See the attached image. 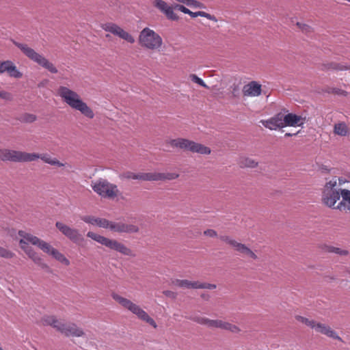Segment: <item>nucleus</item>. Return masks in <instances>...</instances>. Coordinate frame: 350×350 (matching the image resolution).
<instances>
[{
	"label": "nucleus",
	"mask_w": 350,
	"mask_h": 350,
	"mask_svg": "<svg viewBox=\"0 0 350 350\" xmlns=\"http://www.w3.org/2000/svg\"><path fill=\"white\" fill-rule=\"evenodd\" d=\"M350 184L342 178L334 177L327 180L322 191V202L329 208L340 211L346 210L347 201L344 200V193L350 191L345 184Z\"/></svg>",
	"instance_id": "nucleus-1"
},
{
	"label": "nucleus",
	"mask_w": 350,
	"mask_h": 350,
	"mask_svg": "<svg viewBox=\"0 0 350 350\" xmlns=\"http://www.w3.org/2000/svg\"><path fill=\"white\" fill-rule=\"evenodd\" d=\"M57 94L62 100L72 109L79 111L82 115L89 119L94 118V112L81 98L75 91L66 87L60 86L57 90Z\"/></svg>",
	"instance_id": "nucleus-2"
},
{
	"label": "nucleus",
	"mask_w": 350,
	"mask_h": 350,
	"mask_svg": "<svg viewBox=\"0 0 350 350\" xmlns=\"http://www.w3.org/2000/svg\"><path fill=\"white\" fill-rule=\"evenodd\" d=\"M43 325H50L66 336L82 337L83 330L74 323H66L57 319L55 316H44L40 321Z\"/></svg>",
	"instance_id": "nucleus-3"
},
{
	"label": "nucleus",
	"mask_w": 350,
	"mask_h": 350,
	"mask_svg": "<svg viewBox=\"0 0 350 350\" xmlns=\"http://www.w3.org/2000/svg\"><path fill=\"white\" fill-rule=\"evenodd\" d=\"M111 297L124 309L131 312L135 315L139 320L149 324L154 328L157 327L155 321L138 304L133 302L131 300L124 297L118 293H113Z\"/></svg>",
	"instance_id": "nucleus-4"
},
{
	"label": "nucleus",
	"mask_w": 350,
	"mask_h": 350,
	"mask_svg": "<svg viewBox=\"0 0 350 350\" xmlns=\"http://www.w3.org/2000/svg\"><path fill=\"white\" fill-rule=\"evenodd\" d=\"M138 42L142 48L151 51H160L163 44L161 36L149 27L139 32Z\"/></svg>",
	"instance_id": "nucleus-5"
},
{
	"label": "nucleus",
	"mask_w": 350,
	"mask_h": 350,
	"mask_svg": "<svg viewBox=\"0 0 350 350\" xmlns=\"http://www.w3.org/2000/svg\"><path fill=\"white\" fill-rule=\"evenodd\" d=\"M13 43L32 62L46 69L51 73L55 74L58 72L57 69L52 62L42 54L37 53L33 49L29 46L27 44L20 43L16 41H13Z\"/></svg>",
	"instance_id": "nucleus-6"
},
{
	"label": "nucleus",
	"mask_w": 350,
	"mask_h": 350,
	"mask_svg": "<svg viewBox=\"0 0 350 350\" xmlns=\"http://www.w3.org/2000/svg\"><path fill=\"white\" fill-rule=\"evenodd\" d=\"M31 244L37 246L43 252L51 256L57 261L65 265H69V260L59 250L53 247L50 243L39 239L38 237L29 233L27 239Z\"/></svg>",
	"instance_id": "nucleus-7"
},
{
	"label": "nucleus",
	"mask_w": 350,
	"mask_h": 350,
	"mask_svg": "<svg viewBox=\"0 0 350 350\" xmlns=\"http://www.w3.org/2000/svg\"><path fill=\"white\" fill-rule=\"evenodd\" d=\"M31 244L37 246L43 252L51 256L57 261L65 265H69V260L59 250L53 247L50 243L39 239L38 237L29 233L27 239Z\"/></svg>",
	"instance_id": "nucleus-8"
},
{
	"label": "nucleus",
	"mask_w": 350,
	"mask_h": 350,
	"mask_svg": "<svg viewBox=\"0 0 350 350\" xmlns=\"http://www.w3.org/2000/svg\"><path fill=\"white\" fill-rule=\"evenodd\" d=\"M87 237L111 250L120 252L123 255L135 256V254L130 248L115 239H110L93 232H88L87 233Z\"/></svg>",
	"instance_id": "nucleus-9"
},
{
	"label": "nucleus",
	"mask_w": 350,
	"mask_h": 350,
	"mask_svg": "<svg viewBox=\"0 0 350 350\" xmlns=\"http://www.w3.org/2000/svg\"><path fill=\"white\" fill-rule=\"evenodd\" d=\"M91 187L95 193L103 198L114 199L120 194L117 185L106 179L100 178L92 181Z\"/></svg>",
	"instance_id": "nucleus-10"
},
{
	"label": "nucleus",
	"mask_w": 350,
	"mask_h": 350,
	"mask_svg": "<svg viewBox=\"0 0 350 350\" xmlns=\"http://www.w3.org/2000/svg\"><path fill=\"white\" fill-rule=\"evenodd\" d=\"M168 144L173 148H178L184 150L190 151L193 153L209 154L211 152L208 147L184 138L171 139L169 141Z\"/></svg>",
	"instance_id": "nucleus-11"
},
{
	"label": "nucleus",
	"mask_w": 350,
	"mask_h": 350,
	"mask_svg": "<svg viewBox=\"0 0 350 350\" xmlns=\"http://www.w3.org/2000/svg\"><path fill=\"white\" fill-rule=\"evenodd\" d=\"M97 226L109 229L112 232L118 233H136L139 232V227L136 225L123 222H115L100 217Z\"/></svg>",
	"instance_id": "nucleus-12"
},
{
	"label": "nucleus",
	"mask_w": 350,
	"mask_h": 350,
	"mask_svg": "<svg viewBox=\"0 0 350 350\" xmlns=\"http://www.w3.org/2000/svg\"><path fill=\"white\" fill-rule=\"evenodd\" d=\"M18 235L21 237V239L19 240L20 247L24 251L27 256L36 265L45 267L46 265L43 262V259L40 255L29 245L30 242L26 239L27 235H29V233L23 230H19Z\"/></svg>",
	"instance_id": "nucleus-13"
},
{
	"label": "nucleus",
	"mask_w": 350,
	"mask_h": 350,
	"mask_svg": "<svg viewBox=\"0 0 350 350\" xmlns=\"http://www.w3.org/2000/svg\"><path fill=\"white\" fill-rule=\"evenodd\" d=\"M101 28L104 31L109 32L130 44H133L135 41L134 37L130 33L125 31L116 23L112 22L106 23L101 25Z\"/></svg>",
	"instance_id": "nucleus-14"
},
{
	"label": "nucleus",
	"mask_w": 350,
	"mask_h": 350,
	"mask_svg": "<svg viewBox=\"0 0 350 350\" xmlns=\"http://www.w3.org/2000/svg\"><path fill=\"white\" fill-rule=\"evenodd\" d=\"M29 155L26 152L9 149H0V160L12 162H27Z\"/></svg>",
	"instance_id": "nucleus-15"
},
{
	"label": "nucleus",
	"mask_w": 350,
	"mask_h": 350,
	"mask_svg": "<svg viewBox=\"0 0 350 350\" xmlns=\"http://www.w3.org/2000/svg\"><path fill=\"white\" fill-rule=\"evenodd\" d=\"M173 284L186 288H206V289H215L217 286L214 284H208L205 282H200L199 281H190L188 280H175L172 282Z\"/></svg>",
	"instance_id": "nucleus-16"
},
{
	"label": "nucleus",
	"mask_w": 350,
	"mask_h": 350,
	"mask_svg": "<svg viewBox=\"0 0 350 350\" xmlns=\"http://www.w3.org/2000/svg\"><path fill=\"white\" fill-rule=\"evenodd\" d=\"M55 226L64 235L68 237L72 242L79 243L83 241V238L80 234L78 230L72 228L60 221H57Z\"/></svg>",
	"instance_id": "nucleus-17"
},
{
	"label": "nucleus",
	"mask_w": 350,
	"mask_h": 350,
	"mask_svg": "<svg viewBox=\"0 0 350 350\" xmlns=\"http://www.w3.org/2000/svg\"><path fill=\"white\" fill-rule=\"evenodd\" d=\"M154 6L163 13L167 19L174 21H178V16L174 12V5H169L163 0H154Z\"/></svg>",
	"instance_id": "nucleus-18"
},
{
	"label": "nucleus",
	"mask_w": 350,
	"mask_h": 350,
	"mask_svg": "<svg viewBox=\"0 0 350 350\" xmlns=\"http://www.w3.org/2000/svg\"><path fill=\"white\" fill-rule=\"evenodd\" d=\"M27 155H29L28 159H27V162L34 161L38 159H40L44 163L50 164L51 165H56L58 167H64L66 165V163L60 162L56 158L51 157L47 153L43 154H37V153H29L27 152Z\"/></svg>",
	"instance_id": "nucleus-19"
},
{
	"label": "nucleus",
	"mask_w": 350,
	"mask_h": 350,
	"mask_svg": "<svg viewBox=\"0 0 350 350\" xmlns=\"http://www.w3.org/2000/svg\"><path fill=\"white\" fill-rule=\"evenodd\" d=\"M7 72L11 77L20 79L23 77L21 72L15 66V64L10 60L0 62V74Z\"/></svg>",
	"instance_id": "nucleus-20"
},
{
	"label": "nucleus",
	"mask_w": 350,
	"mask_h": 350,
	"mask_svg": "<svg viewBox=\"0 0 350 350\" xmlns=\"http://www.w3.org/2000/svg\"><path fill=\"white\" fill-rule=\"evenodd\" d=\"M313 329H314L316 332L323 334L329 338L338 340L340 342L342 341L341 337H340L329 325L317 321Z\"/></svg>",
	"instance_id": "nucleus-21"
},
{
	"label": "nucleus",
	"mask_w": 350,
	"mask_h": 350,
	"mask_svg": "<svg viewBox=\"0 0 350 350\" xmlns=\"http://www.w3.org/2000/svg\"><path fill=\"white\" fill-rule=\"evenodd\" d=\"M190 320L200 325H206L208 327L222 329L224 321L219 319L212 320L205 317L195 315L189 318Z\"/></svg>",
	"instance_id": "nucleus-22"
},
{
	"label": "nucleus",
	"mask_w": 350,
	"mask_h": 350,
	"mask_svg": "<svg viewBox=\"0 0 350 350\" xmlns=\"http://www.w3.org/2000/svg\"><path fill=\"white\" fill-rule=\"evenodd\" d=\"M260 123L270 130H277L284 128L282 113H279L268 120H262Z\"/></svg>",
	"instance_id": "nucleus-23"
},
{
	"label": "nucleus",
	"mask_w": 350,
	"mask_h": 350,
	"mask_svg": "<svg viewBox=\"0 0 350 350\" xmlns=\"http://www.w3.org/2000/svg\"><path fill=\"white\" fill-rule=\"evenodd\" d=\"M242 92L244 96H258L261 94L262 86L257 81H252L243 86Z\"/></svg>",
	"instance_id": "nucleus-24"
},
{
	"label": "nucleus",
	"mask_w": 350,
	"mask_h": 350,
	"mask_svg": "<svg viewBox=\"0 0 350 350\" xmlns=\"http://www.w3.org/2000/svg\"><path fill=\"white\" fill-rule=\"evenodd\" d=\"M282 120L284 127L285 126H299L304 124V119L300 116L289 113L286 115L282 114Z\"/></svg>",
	"instance_id": "nucleus-25"
},
{
	"label": "nucleus",
	"mask_w": 350,
	"mask_h": 350,
	"mask_svg": "<svg viewBox=\"0 0 350 350\" xmlns=\"http://www.w3.org/2000/svg\"><path fill=\"white\" fill-rule=\"evenodd\" d=\"M179 177L177 172H150V181L172 180Z\"/></svg>",
	"instance_id": "nucleus-26"
},
{
	"label": "nucleus",
	"mask_w": 350,
	"mask_h": 350,
	"mask_svg": "<svg viewBox=\"0 0 350 350\" xmlns=\"http://www.w3.org/2000/svg\"><path fill=\"white\" fill-rule=\"evenodd\" d=\"M234 250L239 254L245 257L251 258L252 260H256L258 258L257 255L250 248L241 243L237 242L235 247H234Z\"/></svg>",
	"instance_id": "nucleus-27"
},
{
	"label": "nucleus",
	"mask_w": 350,
	"mask_h": 350,
	"mask_svg": "<svg viewBox=\"0 0 350 350\" xmlns=\"http://www.w3.org/2000/svg\"><path fill=\"white\" fill-rule=\"evenodd\" d=\"M122 179H133L150 181V172L135 174L132 172H126L120 175Z\"/></svg>",
	"instance_id": "nucleus-28"
},
{
	"label": "nucleus",
	"mask_w": 350,
	"mask_h": 350,
	"mask_svg": "<svg viewBox=\"0 0 350 350\" xmlns=\"http://www.w3.org/2000/svg\"><path fill=\"white\" fill-rule=\"evenodd\" d=\"M334 133L340 136H349L350 135V127L345 122H338L334 125Z\"/></svg>",
	"instance_id": "nucleus-29"
},
{
	"label": "nucleus",
	"mask_w": 350,
	"mask_h": 350,
	"mask_svg": "<svg viewBox=\"0 0 350 350\" xmlns=\"http://www.w3.org/2000/svg\"><path fill=\"white\" fill-rule=\"evenodd\" d=\"M239 165L241 167L254 168L258 166V162L249 157H241L239 159Z\"/></svg>",
	"instance_id": "nucleus-30"
},
{
	"label": "nucleus",
	"mask_w": 350,
	"mask_h": 350,
	"mask_svg": "<svg viewBox=\"0 0 350 350\" xmlns=\"http://www.w3.org/2000/svg\"><path fill=\"white\" fill-rule=\"evenodd\" d=\"M323 70H350V66L338 62H329L323 65Z\"/></svg>",
	"instance_id": "nucleus-31"
},
{
	"label": "nucleus",
	"mask_w": 350,
	"mask_h": 350,
	"mask_svg": "<svg viewBox=\"0 0 350 350\" xmlns=\"http://www.w3.org/2000/svg\"><path fill=\"white\" fill-rule=\"evenodd\" d=\"M191 17L196 18L198 16L204 17L210 21L217 22V18L209 13L203 12V11H198V12H191L190 10H189V13H187Z\"/></svg>",
	"instance_id": "nucleus-32"
},
{
	"label": "nucleus",
	"mask_w": 350,
	"mask_h": 350,
	"mask_svg": "<svg viewBox=\"0 0 350 350\" xmlns=\"http://www.w3.org/2000/svg\"><path fill=\"white\" fill-rule=\"evenodd\" d=\"M177 1L185 4L187 6L194 8H204V5L196 0H176Z\"/></svg>",
	"instance_id": "nucleus-33"
},
{
	"label": "nucleus",
	"mask_w": 350,
	"mask_h": 350,
	"mask_svg": "<svg viewBox=\"0 0 350 350\" xmlns=\"http://www.w3.org/2000/svg\"><path fill=\"white\" fill-rule=\"evenodd\" d=\"M295 318L299 322H301V323L305 324L306 325H307L308 327H309L312 329H313L314 327L315 323L317 322L316 321H314L313 319H308V318H306V317H302L300 315H296Z\"/></svg>",
	"instance_id": "nucleus-34"
},
{
	"label": "nucleus",
	"mask_w": 350,
	"mask_h": 350,
	"mask_svg": "<svg viewBox=\"0 0 350 350\" xmlns=\"http://www.w3.org/2000/svg\"><path fill=\"white\" fill-rule=\"evenodd\" d=\"M37 119V117L36 115L32 113H25L24 114H22L19 120L22 122L25 123H32L35 122Z\"/></svg>",
	"instance_id": "nucleus-35"
},
{
	"label": "nucleus",
	"mask_w": 350,
	"mask_h": 350,
	"mask_svg": "<svg viewBox=\"0 0 350 350\" xmlns=\"http://www.w3.org/2000/svg\"><path fill=\"white\" fill-rule=\"evenodd\" d=\"M100 217H96L90 215H85L81 217V219L87 223L94 226H98V220Z\"/></svg>",
	"instance_id": "nucleus-36"
},
{
	"label": "nucleus",
	"mask_w": 350,
	"mask_h": 350,
	"mask_svg": "<svg viewBox=\"0 0 350 350\" xmlns=\"http://www.w3.org/2000/svg\"><path fill=\"white\" fill-rule=\"evenodd\" d=\"M14 256V254L10 251L7 250L6 248L0 247V257L10 259Z\"/></svg>",
	"instance_id": "nucleus-37"
},
{
	"label": "nucleus",
	"mask_w": 350,
	"mask_h": 350,
	"mask_svg": "<svg viewBox=\"0 0 350 350\" xmlns=\"http://www.w3.org/2000/svg\"><path fill=\"white\" fill-rule=\"evenodd\" d=\"M219 239L221 241L225 242L226 243L228 244L233 249H234V247H235L236 244L238 242L236 240H234V239H232L231 237H230L229 236H226V235L220 236L219 237Z\"/></svg>",
	"instance_id": "nucleus-38"
},
{
	"label": "nucleus",
	"mask_w": 350,
	"mask_h": 350,
	"mask_svg": "<svg viewBox=\"0 0 350 350\" xmlns=\"http://www.w3.org/2000/svg\"><path fill=\"white\" fill-rule=\"evenodd\" d=\"M189 77L193 82L198 84L199 85L207 89L209 88V87L204 82V81L198 77L196 75L192 74Z\"/></svg>",
	"instance_id": "nucleus-39"
},
{
	"label": "nucleus",
	"mask_w": 350,
	"mask_h": 350,
	"mask_svg": "<svg viewBox=\"0 0 350 350\" xmlns=\"http://www.w3.org/2000/svg\"><path fill=\"white\" fill-rule=\"evenodd\" d=\"M329 252H333L340 256H347L349 254V252L346 250H342L339 247H330L328 250Z\"/></svg>",
	"instance_id": "nucleus-40"
},
{
	"label": "nucleus",
	"mask_w": 350,
	"mask_h": 350,
	"mask_svg": "<svg viewBox=\"0 0 350 350\" xmlns=\"http://www.w3.org/2000/svg\"><path fill=\"white\" fill-rule=\"evenodd\" d=\"M0 98L6 100H10L12 99V95L6 91L0 90Z\"/></svg>",
	"instance_id": "nucleus-41"
},
{
	"label": "nucleus",
	"mask_w": 350,
	"mask_h": 350,
	"mask_svg": "<svg viewBox=\"0 0 350 350\" xmlns=\"http://www.w3.org/2000/svg\"><path fill=\"white\" fill-rule=\"evenodd\" d=\"M174 9L175 10H178L185 14H187L189 13V9L187 8L185 6H184L183 5H180V4H175L174 5Z\"/></svg>",
	"instance_id": "nucleus-42"
},
{
	"label": "nucleus",
	"mask_w": 350,
	"mask_h": 350,
	"mask_svg": "<svg viewBox=\"0 0 350 350\" xmlns=\"http://www.w3.org/2000/svg\"><path fill=\"white\" fill-rule=\"evenodd\" d=\"M204 234L205 236L210 237H217V232L213 229H208V230L204 231Z\"/></svg>",
	"instance_id": "nucleus-43"
},
{
	"label": "nucleus",
	"mask_w": 350,
	"mask_h": 350,
	"mask_svg": "<svg viewBox=\"0 0 350 350\" xmlns=\"http://www.w3.org/2000/svg\"><path fill=\"white\" fill-rule=\"evenodd\" d=\"M344 195V200L347 201L346 209L350 211V191L345 192Z\"/></svg>",
	"instance_id": "nucleus-44"
},
{
	"label": "nucleus",
	"mask_w": 350,
	"mask_h": 350,
	"mask_svg": "<svg viewBox=\"0 0 350 350\" xmlns=\"http://www.w3.org/2000/svg\"><path fill=\"white\" fill-rule=\"evenodd\" d=\"M228 331L234 334H238L241 332V329L237 325L232 323Z\"/></svg>",
	"instance_id": "nucleus-45"
},
{
	"label": "nucleus",
	"mask_w": 350,
	"mask_h": 350,
	"mask_svg": "<svg viewBox=\"0 0 350 350\" xmlns=\"http://www.w3.org/2000/svg\"><path fill=\"white\" fill-rule=\"evenodd\" d=\"M296 25L299 29H301L302 31H308L310 29V26L305 23L297 22Z\"/></svg>",
	"instance_id": "nucleus-46"
},
{
	"label": "nucleus",
	"mask_w": 350,
	"mask_h": 350,
	"mask_svg": "<svg viewBox=\"0 0 350 350\" xmlns=\"http://www.w3.org/2000/svg\"><path fill=\"white\" fill-rule=\"evenodd\" d=\"M332 92L340 95H347V92L345 91L339 89H334Z\"/></svg>",
	"instance_id": "nucleus-47"
},
{
	"label": "nucleus",
	"mask_w": 350,
	"mask_h": 350,
	"mask_svg": "<svg viewBox=\"0 0 350 350\" xmlns=\"http://www.w3.org/2000/svg\"><path fill=\"white\" fill-rule=\"evenodd\" d=\"M164 295L167 297H175V293L171 291H165L163 292Z\"/></svg>",
	"instance_id": "nucleus-48"
},
{
	"label": "nucleus",
	"mask_w": 350,
	"mask_h": 350,
	"mask_svg": "<svg viewBox=\"0 0 350 350\" xmlns=\"http://www.w3.org/2000/svg\"><path fill=\"white\" fill-rule=\"evenodd\" d=\"M231 324H232L231 323L224 321L222 329L228 330Z\"/></svg>",
	"instance_id": "nucleus-49"
},
{
	"label": "nucleus",
	"mask_w": 350,
	"mask_h": 350,
	"mask_svg": "<svg viewBox=\"0 0 350 350\" xmlns=\"http://www.w3.org/2000/svg\"><path fill=\"white\" fill-rule=\"evenodd\" d=\"M298 133V132L297 133H295V134H292V133H285V137H291V136H293V135H295Z\"/></svg>",
	"instance_id": "nucleus-50"
},
{
	"label": "nucleus",
	"mask_w": 350,
	"mask_h": 350,
	"mask_svg": "<svg viewBox=\"0 0 350 350\" xmlns=\"http://www.w3.org/2000/svg\"><path fill=\"white\" fill-rule=\"evenodd\" d=\"M347 272H348L349 275H350V268L348 269Z\"/></svg>",
	"instance_id": "nucleus-51"
},
{
	"label": "nucleus",
	"mask_w": 350,
	"mask_h": 350,
	"mask_svg": "<svg viewBox=\"0 0 350 350\" xmlns=\"http://www.w3.org/2000/svg\"><path fill=\"white\" fill-rule=\"evenodd\" d=\"M0 350H3V349H2L0 347Z\"/></svg>",
	"instance_id": "nucleus-52"
}]
</instances>
